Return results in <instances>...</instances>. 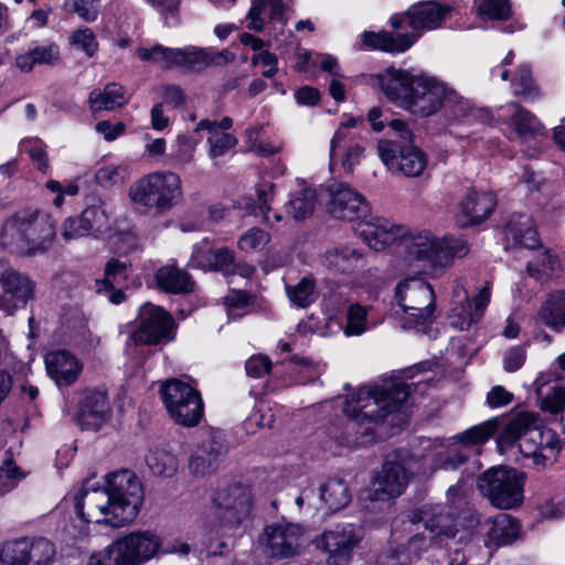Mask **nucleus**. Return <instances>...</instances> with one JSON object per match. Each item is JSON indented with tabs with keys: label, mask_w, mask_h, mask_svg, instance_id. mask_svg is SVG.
Here are the masks:
<instances>
[{
	"label": "nucleus",
	"mask_w": 565,
	"mask_h": 565,
	"mask_svg": "<svg viewBox=\"0 0 565 565\" xmlns=\"http://www.w3.org/2000/svg\"><path fill=\"white\" fill-rule=\"evenodd\" d=\"M356 234L374 250H383L401 241L396 268L406 275L439 276L450 267L455 258L467 255V243L462 237H438L430 231H408L395 222L367 214L355 225Z\"/></svg>",
	"instance_id": "obj_1"
},
{
	"label": "nucleus",
	"mask_w": 565,
	"mask_h": 565,
	"mask_svg": "<svg viewBox=\"0 0 565 565\" xmlns=\"http://www.w3.org/2000/svg\"><path fill=\"white\" fill-rule=\"evenodd\" d=\"M383 94L417 117H429L444 108L449 86L423 72L390 67L379 75Z\"/></svg>",
	"instance_id": "obj_2"
},
{
	"label": "nucleus",
	"mask_w": 565,
	"mask_h": 565,
	"mask_svg": "<svg viewBox=\"0 0 565 565\" xmlns=\"http://www.w3.org/2000/svg\"><path fill=\"white\" fill-rule=\"evenodd\" d=\"M451 7L436 1H422L411 6L404 13L394 14L390 19L393 29H401L405 23L411 28L408 33L364 32L362 42L366 47L382 50L392 54L404 53L418 39L429 31L440 29Z\"/></svg>",
	"instance_id": "obj_3"
},
{
	"label": "nucleus",
	"mask_w": 565,
	"mask_h": 565,
	"mask_svg": "<svg viewBox=\"0 0 565 565\" xmlns=\"http://www.w3.org/2000/svg\"><path fill=\"white\" fill-rule=\"evenodd\" d=\"M411 394V386L399 379L359 387L343 403V412L352 427L366 435L388 414L395 412Z\"/></svg>",
	"instance_id": "obj_4"
},
{
	"label": "nucleus",
	"mask_w": 565,
	"mask_h": 565,
	"mask_svg": "<svg viewBox=\"0 0 565 565\" xmlns=\"http://www.w3.org/2000/svg\"><path fill=\"white\" fill-rule=\"evenodd\" d=\"M537 420L539 418L534 413H518L499 434L498 445L502 449L519 440V449L522 456L536 470H543L557 460L562 441L555 430L540 426Z\"/></svg>",
	"instance_id": "obj_5"
},
{
	"label": "nucleus",
	"mask_w": 565,
	"mask_h": 565,
	"mask_svg": "<svg viewBox=\"0 0 565 565\" xmlns=\"http://www.w3.org/2000/svg\"><path fill=\"white\" fill-rule=\"evenodd\" d=\"M54 239V220L35 209L18 211L3 223L0 231V246L20 255L44 253Z\"/></svg>",
	"instance_id": "obj_6"
},
{
	"label": "nucleus",
	"mask_w": 565,
	"mask_h": 565,
	"mask_svg": "<svg viewBox=\"0 0 565 565\" xmlns=\"http://www.w3.org/2000/svg\"><path fill=\"white\" fill-rule=\"evenodd\" d=\"M182 198V180L178 173L169 170L147 173L128 189V199L138 211L163 213L178 205Z\"/></svg>",
	"instance_id": "obj_7"
},
{
	"label": "nucleus",
	"mask_w": 565,
	"mask_h": 565,
	"mask_svg": "<svg viewBox=\"0 0 565 565\" xmlns=\"http://www.w3.org/2000/svg\"><path fill=\"white\" fill-rule=\"evenodd\" d=\"M420 523L424 530L409 536L411 546H418L413 552L415 555H420L433 545L446 544L457 533L454 515L441 504L424 505L411 512L408 520L403 522L404 530L408 533L419 531Z\"/></svg>",
	"instance_id": "obj_8"
},
{
	"label": "nucleus",
	"mask_w": 565,
	"mask_h": 565,
	"mask_svg": "<svg viewBox=\"0 0 565 565\" xmlns=\"http://www.w3.org/2000/svg\"><path fill=\"white\" fill-rule=\"evenodd\" d=\"M394 315L405 329L423 330L434 320L436 305L433 287L415 277L401 281L395 289Z\"/></svg>",
	"instance_id": "obj_9"
},
{
	"label": "nucleus",
	"mask_w": 565,
	"mask_h": 565,
	"mask_svg": "<svg viewBox=\"0 0 565 565\" xmlns=\"http://www.w3.org/2000/svg\"><path fill=\"white\" fill-rule=\"evenodd\" d=\"M74 511L84 523L122 527L136 516L105 488L82 486L73 497Z\"/></svg>",
	"instance_id": "obj_10"
},
{
	"label": "nucleus",
	"mask_w": 565,
	"mask_h": 565,
	"mask_svg": "<svg viewBox=\"0 0 565 565\" xmlns=\"http://www.w3.org/2000/svg\"><path fill=\"white\" fill-rule=\"evenodd\" d=\"M115 557L121 565H143L167 553L186 555L190 546L185 542L174 541L164 546L163 539L153 530L131 531L111 542Z\"/></svg>",
	"instance_id": "obj_11"
},
{
	"label": "nucleus",
	"mask_w": 565,
	"mask_h": 565,
	"mask_svg": "<svg viewBox=\"0 0 565 565\" xmlns=\"http://www.w3.org/2000/svg\"><path fill=\"white\" fill-rule=\"evenodd\" d=\"M525 473L510 467H493L478 479V489L492 505L501 510L514 509L524 500Z\"/></svg>",
	"instance_id": "obj_12"
},
{
	"label": "nucleus",
	"mask_w": 565,
	"mask_h": 565,
	"mask_svg": "<svg viewBox=\"0 0 565 565\" xmlns=\"http://www.w3.org/2000/svg\"><path fill=\"white\" fill-rule=\"evenodd\" d=\"M161 395L169 416L184 427L196 426L204 412L200 393L189 383L171 379L161 385Z\"/></svg>",
	"instance_id": "obj_13"
},
{
	"label": "nucleus",
	"mask_w": 565,
	"mask_h": 565,
	"mask_svg": "<svg viewBox=\"0 0 565 565\" xmlns=\"http://www.w3.org/2000/svg\"><path fill=\"white\" fill-rule=\"evenodd\" d=\"M417 460L413 457L387 458L381 472L364 491V498L371 501H386L402 494L409 473L418 475Z\"/></svg>",
	"instance_id": "obj_14"
},
{
	"label": "nucleus",
	"mask_w": 565,
	"mask_h": 565,
	"mask_svg": "<svg viewBox=\"0 0 565 565\" xmlns=\"http://www.w3.org/2000/svg\"><path fill=\"white\" fill-rule=\"evenodd\" d=\"M36 284L26 274L0 259V311L13 316L35 297Z\"/></svg>",
	"instance_id": "obj_15"
},
{
	"label": "nucleus",
	"mask_w": 565,
	"mask_h": 565,
	"mask_svg": "<svg viewBox=\"0 0 565 565\" xmlns=\"http://www.w3.org/2000/svg\"><path fill=\"white\" fill-rule=\"evenodd\" d=\"M319 200L328 212L338 220L355 222L367 214L370 207L362 194L345 183L333 182L319 190Z\"/></svg>",
	"instance_id": "obj_16"
},
{
	"label": "nucleus",
	"mask_w": 565,
	"mask_h": 565,
	"mask_svg": "<svg viewBox=\"0 0 565 565\" xmlns=\"http://www.w3.org/2000/svg\"><path fill=\"white\" fill-rule=\"evenodd\" d=\"M377 151L381 161L391 172L403 174L406 178L422 175L428 164L426 153L413 143L401 145L381 140Z\"/></svg>",
	"instance_id": "obj_17"
},
{
	"label": "nucleus",
	"mask_w": 565,
	"mask_h": 565,
	"mask_svg": "<svg viewBox=\"0 0 565 565\" xmlns=\"http://www.w3.org/2000/svg\"><path fill=\"white\" fill-rule=\"evenodd\" d=\"M362 537L363 531L360 526L351 523L338 524L321 534L318 545L328 553L327 565H349Z\"/></svg>",
	"instance_id": "obj_18"
},
{
	"label": "nucleus",
	"mask_w": 565,
	"mask_h": 565,
	"mask_svg": "<svg viewBox=\"0 0 565 565\" xmlns=\"http://www.w3.org/2000/svg\"><path fill=\"white\" fill-rule=\"evenodd\" d=\"M490 296L489 286H484L470 299L465 286L459 281L456 282L451 295L450 326L458 330L469 329L483 316L490 301Z\"/></svg>",
	"instance_id": "obj_19"
},
{
	"label": "nucleus",
	"mask_w": 565,
	"mask_h": 565,
	"mask_svg": "<svg viewBox=\"0 0 565 565\" xmlns=\"http://www.w3.org/2000/svg\"><path fill=\"white\" fill-rule=\"evenodd\" d=\"M303 536L300 525L281 521L266 526L259 542L270 556L290 557L300 552Z\"/></svg>",
	"instance_id": "obj_20"
},
{
	"label": "nucleus",
	"mask_w": 565,
	"mask_h": 565,
	"mask_svg": "<svg viewBox=\"0 0 565 565\" xmlns=\"http://www.w3.org/2000/svg\"><path fill=\"white\" fill-rule=\"evenodd\" d=\"M172 319L161 307L143 305L139 310V323L131 337L135 344H157L171 340Z\"/></svg>",
	"instance_id": "obj_21"
},
{
	"label": "nucleus",
	"mask_w": 565,
	"mask_h": 565,
	"mask_svg": "<svg viewBox=\"0 0 565 565\" xmlns=\"http://www.w3.org/2000/svg\"><path fill=\"white\" fill-rule=\"evenodd\" d=\"M104 488L137 516L143 501V489L135 472L130 470L113 472L107 476Z\"/></svg>",
	"instance_id": "obj_22"
},
{
	"label": "nucleus",
	"mask_w": 565,
	"mask_h": 565,
	"mask_svg": "<svg viewBox=\"0 0 565 565\" xmlns=\"http://www.w3.org/2000/svg\"><path fill=\"white\" fill-rule=\"evenodd\" d=\"M495 204V196L491 192L469 190L458 204L456 224L459 227L479 225L491 215Z\"/></svg>",
	"instance_id": "obj_23"
},
{
	"label": "nucleus",
	"mask_w": 565,
	"mask_h": 565,
	"mask_svg": "<svg viewBox=\"0 0 565 565\" xmlns=\"http://www.w3.org/2000/svg\"><path fill=\"white\" fill-rule=\"evenodd\" d=\"M467 457V450L454 438L447 441H436L434 454L422 457L420 463L417 462V472L418 475L427 476L437 469L452 471L458 469Z\"/></svg>",
	"instance_id": "obj_24"
},
{
	"label": "nucleus",
	"mask_w": 565,
	"mask_h": 565,
	"mask_svg": "<svg viewBox=\"0 0 565 565\" xmlns=\"http://www.w3.org/2000/svg\"><path fill=\"white\" fill-rule=\"evenodd\" d=\"M364 147L354 138H347L344 128L337 129L329 150L330 169H342L347 173L353 172L364 157Z\"/></svg>",
	"instance_id": "obj_25"
},
{
	"label": "nucleus",
	"mask_w": 565,
	"mask_h": 565,
	"mask_svg": "<svg viewBox=\"0 0 565 565\" xmlns=\"http://www.w3.org/2000/svg\"><path fill=\"white\" fill-rule=\"evenodd\" d=\"M44 362L49 376L58 387L74 384L84 369L81 360L65 349L47 352Z\"/></svg>",
	"instance_id": "obj_26"
},
{
	"label": "nucleus",
	"mask_w": 565,
	"mask_h": 565,
	"mask_svg": "<svg viewBox=\"0 0 565 565\" xmlns=\"http://www.w3.org/2000/svg\"><path fill=\"white\" fill-rule=\"evenodd\" d=\"M226 452L224 436L211 430L189 458V469L195 476H204L214 469L216 461Z\"/></svg>",
	"instance_id": "obj_27"
},
{
	"label": "nucleus",
	"mask_w": 565,
	"mask_h": 565,
	"mask_svg": "<svg viewBox=\"0 0 565 565\" xmlns=\"http://www.w3.org/2000/svg\"><path fill=\"white\" fill-rule=\"evenodd\" d=\"M321 263L333 274L350 275L366 265V255L355 244L343 243L328 248Z\"/></svg>",
	"instance_id": "obj_28"
},
{
	"label": "nucleus",
	"mask_w": 565,
	"mask_h": 565,
	"mask_svg": "<svg viewBox=\"0 0 565 565\" xmlns=\"http://www.w3.org/2000/svg\"><path fill=\"white\" fill-rule=\"evenodd\" d=\"M232 126L233 120L230 117H224L221 121L202 119L198 122L194 132H207L206 143L211 159L223 157L236 147V137L226 131Z\"/></svg>",
	"instance_id": "obj_29"
},
{
	"label": "nucleus",
	"mask_w": 565,
	"mask_h": 565,
	"mask_svg": "<svg viewBox=\"0 0 565 565\" xmlns=\"http://www.w3.org/2000/svg\"><path fill=\"white\" fill-rule=\"evenodd\" d=\"M484 545L490 550L510 545L521 537V523L508 515L499 514L481 524Z\"/></svg>",
	"instance_id": "obj_30"
},
{
	"label": "nucleus",
	"mask_w": 565,
	"mask_h": 565,
	"mask_svg": "<svg viewBox=\"0 0 565 565\" xmlns=\"http://www.w3.org/2000/svg\"><path fill=\"white\" fill-rule=\"evenodd\" d=\"M501 117L522 142L536 140L542 134L543 126L540 120L525 108L511 103L501 108Z\"/></svg>",
	"instance_id": "obj_31"
},
{
	"label": "nucleus",
	"mask_w": 565,
	"mask_h": 565,
	"mask_svg": "<svg viewBox=\"0 0 565 565\" xmlns=\"http://www.w3.org/2000/svg\"><path fill=\"white\" fill-rule=\"evenodd\" d=\"M55 554L51 542L41 539L34 542L25 540L6 544V555L21 565H47Z\"/></svg>",
	"instance_id": "obj_32"
},
{
	"label": "nucleus",
	"mask_w": 565,
	"mask_h": 565,
	"mask_svg": "<svg viewBox=\"0 0 565 565\" xmlns=\"http://www.w3.org/2000/svg\"><path fill=\"white\" fill-rule=\"evenodd\" d=\"M109 405L103 392L87 391L81 398L77 419L85 428L97 429L107 418Z\"/></svg>",
	"instance_id": "obj_33"
},
{
	"label": "nucleus",
	"mask_w": 565,
	"mask_h": 565,
	"mask_svg": "<svg viewBox=\"0 0 565 565\" xmlns=\"http://www.w3.org/2000/svg\"><path fill=\"white\" fill-rule=\"evenodd\" d=\"M131 164L114 154L104 156L95 172V180L102 186L124 184L131 175Z\"/></svg>",
	"instance_id": "obj_34"
},
{
	"label": "nucleus",
	"mask_w": 565,
	"mask_h": 565,
	"mask_svg": "<svg viewBox=\"0 0 565 565\" xmlns=\"http://www.w3.org/2000/svg\"><path fill=\"white\" fill-rule=\"evenodd\" d=\"M82 216L90 235L115 237L113 210L106 202L99 200L88 205L82 212Z\"/></svg>",
	"instance_id": "obj_35"
},
{
	"label": "nucleus",
	"mask_w": 565,
	"mask_h": 565,
	"mask_svg": "<svg viewBox=\"0 0 565 565\" xmlns=\"http://www.w3.org/2000/svg\"><path fill=\"white\" fill-rule=\"evenodd\" d=\"M273 199L274 185L266 182L257 186L256 199L253 196H243L234 203V207L243 210L247 215L262 216L264 222L271 223L268 213Z\"/></svg>",
	"instance_id": "obj_36"
},
{
	"label": "nucleus",
	"mask_w": 565,
	"mask_h": 565,
	"mask_svg": "<svg viewBox=\"0 0 565 565\" xmlns=\"http://www.w3.org/2000/svg\"><path fill=\"white\" fill-rule=\"evenodd\" d=\"M444 109L452 120L458 122L482 121L486 118V111L449 87V94L445 100Z\"/></svg>",
	"instance_id": "obj_37"
},
{
	"label": "nucleus",
	"mask_w": 565,
	"mask_h": 565,
	"mask_svg": "<svg viewBox=\"0 0 565 565\" xmlns=\"http://www.w3.org/2000/svg\"><path fill=\"white\" fill-rule=\"evenodd\" d=\"M540 320L555 331L565 329V289L550 292L539 312Z\"/></svg>",
	"instance_id": "obj_38"
},
{
	"label": "nucleus",
	"mask_w": 565,
	"mask_h": 565,
	"mask_svg": "<svg viewBox=\"0 0 565 565\" xmlns=\"http://www.w3.org/2000/svg\"><path fill=\"white\" fill-rule=\"evenodd\" d=\"M267 13L271 22L285 23V4L282 0H253L247 13V28L254 31H262L264 20L262 14Z\"/></svg>",
	"instance_id": "obj_39"
},
{
	"label": "nucleus",
	"mask_w": 565,
	"mask_h": 565,
	"mask_svg": "<svg viewBox=\"0 0 565 565\" xmlns=\"http://www.w3.org/2000/svg\"><path fill=\"white\" fill-rule=\"evenodd\" d=\"M505 235L512 239L515 245L525 248H534L539 244L536 231L533 221L527 215H518L507 225Z\"/></svg>",
	"instance_id": "obj_40"
},
{
	"label": "nucleus",
	"mask_w": 565,
	"mask_h": 565,
	"mask_svg": "<svg viewBox=\"0 0 565 565\" xmlns=\"http://www.w3.org/2000/svg\"><path fill=\"white\" fill-rule=\"evenodd\" d=\"M128 103L122 86L110 83L103 90H93L89 95L90 108L94 111L114 110Z\"/></svg>",
	"instance_id": "obj_41"
},
{
	"label": "nucleus",
	"mask_w": 565,
	"mask_h": 565,
	"mask_svg": "<svg viewBox=\"0 0 565 565\" xmlns=\"http://www.w3.org/2000/svg\"><path fill=\"white\" fill-rule=\"evenodd\" d=\"M159 287L168 292L182 294L193 289L189 275L172 265L161 267L156 274Z\"/></svg>",
	"instance_id": "obj_42"
},
{
	"label": "nucleus",
	"mask_w": 565,
	"mask_h": 565,
	"mask_svg": "<svg viewBox=\"0 0 565 565\" xmlns=\"http://www.w3.org/2000/svg\"><path fill=\"white\" fill-rule=\"evenodd\" d=\"M146 463L151 472L159 477H173L179 467L177 457L166 447L156 446L146 455Z\"/></svg>",
	"instance_id": "obj_43"
},
{
	"label": "nucleus",
	"mask_w": 565,
	"mask_h": 565,
	"mask_svg": "<svg viewBox=\"0 0 565 565\" xmlns=\"http://www.w3.org/2000/svg\"><path fill=\"white\" fill-rule=\"evenodd\" d=\"M319 497L330 511H338L351 501L348 484L339 479H331L323 483L319 489Z\"/></svg>",
	"instance_id": "obj_44"
},
{
	"label": "nucleus",
	"mask_w": 565,
	"mask_h": 565,
	"mask_svg": "<svg viewBox=\"0 0 565 565\" xmlns=\"http://www.w3.org/2000/svg\"><path fill=\"white\" fill-rule=\"evenodd\" d=\"M200 139L190 134H179L172 141L169 158L172 164L184 167L191 164L195 159L196 148Z\"/></svg>",
	"instance_id": "obj_45"
},
{
	"label": "nucleus",
	"mask_w": 565,
	"mask_h": 565,
	"mask_svg": "<svg viewBox=\"0 0 565 565\" xmlns=\"http://www.w3.org/2000/svg\"><path fill=\"white\" fill-rule=\"evenodd\" d=\"M318 198L319 193L316 189L302 186L291 194L287 213L297 221L303 220L312 214Z\"/></svg>",
	"instance_id": "obj_46"
},
{
	"label": "nucleus",
	"mask_w": 565,
	"mask_h": 565,
	"mask_svg": "<svg viewBox=\"0 0 565 565\" xmlns=\"http://www.w3.org/2000/svg\"><path fill=\"white\" fill-rule=\"evenodd\" d=\"M342 322L329 310L323 312V318L309 317L307 320L299 322L297 331L301 334L316 333L327 337L340 332Z\"/></svg>",
	"instance_id": "obj_47"
},
{
	"label": "nucleus",
	"mask_w": 565,
	"mask_h": 565,
	"mask_svg": "<svg viewBox=\"0 0 565 565\" xmlns=\"http://www.w3.org/2000/svg\"><path fill=\"white\" fill-rule=\"evenodd\" d=\"M499 427V419L492 418L486 420L479 425H476L462 434L456 435L452 438L461 445L463 449L467 450L468 446H475L486 443L492 434Z\"/></svg>",
	"instance_id": "obj_48"
},
{
	"label": "nucleus",
	"mask_w": 565,
	"mask_h": 565,
	"mask_svg": "<svg viewBox=\"0 0 565 565\" xmlns=\"http://www.w3.org/2000/svg\"><path fill=\"white\" fill-rule=\"evenodd\" d=\"M74 317L77 321L74 324L75 333L72 337L73 347L83 355H88L98 348L100 340L87 328L86 320L79 312L76 311Z\"/></svg>",
	"instance_id": "obj_49"
},
{
	"label": "nucleus",
	"mask_w": 565,
	"mask_h": 565,
	"mask_svg": "<svg viewBox=\"0 0 565 565\" xmlns=\"http://www.w3.org/2000/svg\"><path fill=\"white\" fill-rule=\"evenodd\" d=\"M416 547L418 546H411L408 537L407 547L403 542L397 543L396 546L391 545L377 557L375 565H411L413 559L420 556L413 553Z\"/></svg>",
	"instance_id": "obj_50"
},
{
	"label": "nucleus",
	"mask_w": 565,
	"mask_h": 565,
	"mask_svg": "<svg viewBox=\"0 0 565 565\" xmlns=\"http://www.w3.org/2000/svg\"><path fill=\"white\" fill-rule=\"evenodd\" d=\"M369 329L367 308L359 303L351 305L347 311V322L342 324L343 333L347 337H359Z\"/></svg>",
	"instance_id": "obj_51"
},
{
	"label": "nucleus",
	"mask_w": 565,
	"mask_h": 565,
	"mask_svg": "<svg viewBox=\"0 0 565 565\" xmlns=\"http://www.w3.org/2000/svg\"><path fill=\"white\" fill-rule=\"evenodd\" d=\"M289 300L299 308H306L317 299L316 285L312 278L303 277L295 286H286Z\"/></svg>",
	"instance_id": "obj_52"
},
{
	"label": "nucleus",
	"mask_w": 565,
	"mask_h": 565,
	"mask_svg": "<svg viewBox=\"0 0 565 565\" xmlns=\"http://www.w3.org/2000/svg\"><path fill=\"white\" fill-rule=\"evenodd\" d=\"M137 55L141 61L151 62L166 67L177 66V56L179 53L175 49L166 47L156 44L151 47H139Z\"/></svg>",
	"instance_id": "obj_53"
},
{
	"label": "nucleus",
	"mask_w": 565,
	"mask_h": 565,
	"mask_svg": "<svg viewBox=\"0 0 565 565\" xmlns=\"http://www.w3.org/2000/svg\"><path fill=\"white\" fill-rule=\"evenodd\" d=\"M223 301L228 319H235L248 311V308L254 305L255 298L243 290H231Z\"/></svg>",
	"instance_id": "obj_54"
},
{
	"label": "nucleus",
	"mask_w": 565,
	"mask_h": 565,
	"mask_svg": "<svg viewBox=\"0 0 565 565\" xmlns=\"http://www.w3.org/2000/svg\"><path fill=\"white\" fill-rule=\"evenodd\" d=\"M559 259L556 255L550 250H542L537 253L534 260H531L527 265V273L540 279L544 275H550L558 270Z\"/></svg>",
	"instance_id": "obj_55"
},
{
	"label": "nucleus",
	"mask_w": 565,
	"mask_h": 565,
	"mask_svg": "<svg viewBox=\"0 0 565 565\" xmlns=\"http://www.w3.org/2000/svg\"><path fill=\"white\" fill-rule=\"evenodd\" d=\"M24 477L12 459H4L0 465V497L11 492Z\"/></svg>",
	"instance_id": "obj_56"
},
{
	"label": "nucleus",
	"mask_w": 565,
	"mask_h": 565,
	"mask_svg": "<svg viewBox=\"0 0 565 565\" xmlns=\"http://www.w3.org/2000/svg\"><path fill=\"white\" fill-rule=\"evenodd\" d=\"M477 11L483 20H505L511 9L509 0H477Z\"/></svg>",
	"instance_id": "obj_57"
},
{
	"label": "nucleus",
	"mask_w": 565,
	"mask_h": 565,
	"mask_svg": "<svg viewBox=\"0 0 565 565\" xmlns=\"http://www.w3.org/2000/svg\"><path fill=\"white\" fill-rule=\"evenodd\" d=\"M45 189L53 195L52 204L54 207L60 209L64 204L65 196H75L79 192V186L76 181L65 180L60 182L57 180H49L45 183Z\"/></svg>",
	"instance_id": "obj_58"
},
{
	"label": "nucleus",
	"mask_w": 565,
	"mask_h": 565,
	"mask_svg": "<svg viewBox=\"0 0 565 565\" xmlns=\"http://www.w3.org/2000/svg\"><path fill=\"white\" fill-rule=\"evenodd\" d=\"M269 241L270 235L267 232L252 227L239 236L237 247L244 253L259 252L266 247Z\"/></svg>",
	"instance_id": "obj_59"
},
{
	"label": "nucleus",
	"mask_w": 565,
	"mask_h": 565,
	"mask_svg": "<svg viewBox=\"0 0 565 565\" xmlns=\"http://www.w3.org/2000/svg\"><path fill=\"white\" fill-rule=\"evenodd\" d=\"M68 43L72 47L83 51L88 57L94 56L98 49L96 36L88 28L75 30L68 39Z\"/></svg>",
	"instance_id": "obj_60"
},
{
	"label": "nucleus",
	"mask_w": 565,
	"mask_h": 565,
	"mask_svg": "<svg viewBox=\"0 0 565 565\" xmlns=\"http://www.w3.org/2000/svg\"><path fill=\"white\" fill-rule=\"evenodd\" d=\"M20 150L29 154L30 159L40 171H46L49 168V160L45 151V146L38 138L24 139L20 143Z\"/></svg>",
	"instance_id": "obj_61"
},
{
	"label": "nucleus",
	"mask_w": 565,
	"mask_h": 565,
	"mask_svg": "<svg viewBox=\"0 0 565 565\" xmlns=\"http://www.w3.org/2000/svg\"><path fill=\"white\" fill-rule=\"evenodd\" d=\"M127 263L121 262L116 258H111L105 268V277L102 281H97L100 286L98 290L100 291L104 287L105 289L114 288L115 285L120 284L127 277Z\"/></svg>",
	"instance_id": "obj_62"
},
{
	"label": "nucleus",
	"mask_w": 565,
	"mask_h": 565,
	"mask_svg": "<svg viewBox=\"0 0 565 565\" xmlns=\"http://www.w3.org/2000/svg\"><path fill=\"white\" fill-rule=\"evenodd\" d=\"M250 504V495L244 487H233L230 492L228 499L224 502H220V505L226 510H235L239 515H246L248 513Z\"/></svg>",
	"instance_id": "obj_63"
},
{
	"label": "nucleus",
	"mask_w": 565,
	"mask_h": 565,
	"mask_svg": "<svg viewBox=\"0 0 565 565\" xmlns=\"http://www.w3.org/2000/svg\"><path fill=\"white\" fill-rule=\"evenodd\" d=\"M513 93L516 96L533 98L536 96V88L533 84L531 71L527 66L519 67L516 75L512 79Z\"/></svg>",
	"instance_id": "obj_64"
}]
</instances>
